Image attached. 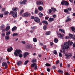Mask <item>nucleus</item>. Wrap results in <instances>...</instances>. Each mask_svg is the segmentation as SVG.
I'll use <instances>...</instances> for the list:
<instances>
[{"label":"nucleus","instance_id":"obj_31","mask_svg":"<svg viewBox=\"0 0 75 75\" xmlns=\"http://www.w3.org/2000/svg\"><path fill=\"white\" fill-rule=\"evenodd\" d=\"M38 9H35V14H38Z\"/></svg>","mask_w":75,"mask_h":75},{"label":"nucleus","instance_id":"obj_54","mask_svg":"<svg viewBox=\"0 0 75 75\" xmlns=\"http://www.w3.org/2000/svg\"><path fill=\"white\" fill-rule=\"evenodd\" d=\"M21 42L22 44H25V42L24 41H22Z\"/></svg>","mask_w":75,"mask_h":75},{"label":"nucleus","instance_id":"obj_11","mask_svg":"<svg viewBox=\"0 0 75 75\" xmlns=\"http://www.w3.org/2000/svg\"><path fill=\"white\" fill-rule=\"evenodd\" d=\"M29 53H28L27 52H25L24 53L23 55V57H24V58H26V57H27V55H29Z\"/></svg>","mask_w":75,"mask_h":75},{"label":"nucleus","instance_id":"obj_61","mask_svg":"<svg viewBox=\"0 0 75 75\" xmlns=\"http://www.w3.org/2000/svg\"><path fill=\"white\" fill-rule=\"evenodd\" d=\"M73 47H75V42H74V44L73 45Z\"/></svg>","mask_w":75,"mask_h":75},{"label":"nucleus","instance_id":"obj_13","mask_svg":"<svg viewBox=\"0 0 75 75\" xmlns=\"http://www.w3.org/2000/svg\"><path fill=\"white\" fill-rule=\"evenodd\" d=\"M13 50V47H11L7 49V51L8 52H11Z\"/></svg>","mask_w":75,"mask_h":75},{"label":"nucleus","instance_id":"obj_53","mask_svg":"<svg viewBox=\"0 0 75 75\" xmlns=\"http://www.w3.org/2000/svg\"><path fill=\"white\" fill-rule=\"evenodd\" d=\"M47 71H48V72H50L51 70L50 68H47Z\"/></svg>","mask_w":75,"mask_h":75},{"label":"nucleus","instance_id":"obj_27","mask_svg":"<svg viewBox=\"0 0 75 75\" xmlns=\"http://www.w3.org/2000/svg\"><path fill=\"white\" fill-rule=\"evenodd\" d=\"M33 41L35 42H37V38H33Z\"/></svg>","mask_w":75,"mask_h":75},{"label":"nucleus","instance_id":"obj_25","mask_svg":"<svg viewBox=\"0 0 75 75\" xmlns=\"http://www.w3.org/2000/svg\"><path fill=\"white\" fill-rule=\"evenodd\" d=\"M4 27H5V26H4V25H3L2 26H1L0 27L1 30H2L4 29Z\"/></svg>","mask_w":75,"mask_h":75},{"label":"nucleus","instance_id":"obj_51","mask_svg":"<svg viewBox=\"0 0 75 75\" xmlns=\"http://www.w3.org/2000/svg\"><path fill=\"white\" fill-rule=\"evenodd\" d=\"M59 63V60H58L57 61H56V64H58Z\"/></svg>","mask_w":75,"mask_h":75},{"label":"nucleus","instance_id":"obj_14","mask_svg":"<svg viewBox=\"0 0 75 75\" xmlns=\"http://www.w3.org/2000/svg\"><path fill=\"white\" fill-rule=\"evenodd\" d=\"M69 16H68L67 17V19L66 20V22H68V21H70L71 20V19L69 18Z\"/></svg>","mask_w":75,"mask_h":75},{"label":"nucleus","instance_id":"obj_39","mask_svg":"<svg viewBox=\"0 0 75 75\" xmlns=\"http://www.w3.org/2000/svg\"><path fill=\"white\" fill-rule=\"evenodd\" d=\"M58 72H61V74H63V73H64V71H62L61 70H58Z\"/></svg>","mask_w":75,"mask_h":75},{"label":"nucleus","instance_id":"obj_52","mask_svg":"<svg viewBox=\"0 0 75 75\" xmlns=\"http://www.w3.org/2000/svg\"><path fill=\"white\" fill-rule=\"evenodd\" d=\"M3 17V14H0V17L1 18H2Z\"/></svg>","mask_w":75,"mask_h":75},{"label":"nucleus","instance_id":"obj_47","mask_svg":"<svg viewBox=\"0 0 75 75\" xmlns=\"http://www.w3.org/2000/svg\"><path fill=\"white\" fill-rule=\"evenodd\" d=\"M29 62V61L28 60H26L24 63L25 65H26L27 64V63Z\"/></svg>","mask_w":75,"mask_h":75},{"label":"nucleus","instance_id":"obj_28","mask_svg":"<svg viewBox=\"0 0 75 75\" xmlns=\"http://www.w3.org/2000/svg\"><path fill=\"white\" fill-rule=\"evenodd\" d=\"M17 35H18V33H14L12 35L13 37H14V36H17Z\"/></svg>","mask_w":75,"mask_h":75},{"label":"nucleus","instance_id":"obj_5","mask_svg":"<svg viewBox=\"0 0 75 75\" xmlns=\"http://www.w3.org/2000/svg\"><path fill=\"white\" fill-rule=\"evenodd\" d=\"M31 66L32 68H34V69L36 70L37 69V65L36 63H34L31 65Z\"/></svg>","mask_w":75,"mask_h":75},{"label":"nucleus","instance_id":"obj_49","mask_svg":"<svg viewBox=\"0 0 75 75\" xmlns=\"http://www.w3.org/2000/svg\"><path fill=\"white\" fill-rule=\"evenodd\" d=\"M43 48L45 50H47V48H46V45H43Z\"/></svg>","mask_w":75,"mask_h":75},{"label":"nucleus","instance_id":"obj_64","mask_svg":"<svg viewBox=\"0 0 75 75\" xmlns=\"http://www.w3.org/2000/svg\"><path fill=\"white\" fill-rule=\"evenodd\" d=\"M34 17L33 16H32L31 17V19H34Z\"/></svg>","mask_w":75,"mask_h":75},{"label":"nucleus","instance_id":"obj_33","mask_svg":"<svg viewBox=\"0 0 75 75\" xmlns=\"http://www.w3.org/2000/svg\"><path fill=\"white\" fill-rule=\"evenodd\" d=\"M36 62V59H34L32 60V62L34 63V62Z\"/></svg>","mask_w":75,"mask_h":75},{"label":"nucleus","instance_id":"obj_19","mask_svg":"<svg viewBox=\"0 0 75 75\" xmlns=\"http://www.w3.org/2000/svg\"><path fill=\"white\" fill-rule=\"evenodd\" d=\"M17 64L18 66L21 65V64H22V62L21 61H19L17 62Z\"/></svg>","mask_w":75,"mask_h":75},{"label":"nucleus","instance_id":"obj_60","mask_svg":"<svg viewBox=\"0 0 75 75\" xmlns=\"http://www.w3.org/2000/svg\"><path fill=\"white\" fill-rule=\"evenodd\" d=\"M2 11H5V8H3L2 9Z\"/></svg>","mask_w":75,"mask_h":75},{"label":"nucleus","instance_id":"obj_34","mask_svg":"<svg viewBox=\"0 0 75 75\" xmlns=\"http://www.w3.org/2000/svg\"><path fill=\"white\" fill-rule=\"evenodd\" d=\"M52 10L50 9L49 10V11H48V13H49V14H50V13H52Z\"/></svg>","mask_w":75,"mask_h":75},{"label":"nucleus","instance_id":"obj_36","mask_svg":"<svg viewBox=\"0 0 75 75\" xmlns=\"http://www.w3.org/2000/svg\"><path fill=\"white\" fill-rule=\"evenodd\" d=\"M26 2H27V0H24L22 2L23 4H25L26 3Z\"/></svg>","mask_w":75,"mask_h":75},{"label":"nucleus","instance_id":"obj_20","mask_svg":"<svg viewBox=\"0 0 75 75\" xmlns=\"http://www.w3.org/2000/svg\"><path fill=\"white\" fill-rule=\"evenodd\" d=\"M38 8L39 10H40V11H41L43 9V8H42V6L38 7Z\"/></svg>","mask_w":75,"mask_h":75},{"label":"nucleus","instance_id":"obj_10","mask_svg":"<svg viewBox=\"0 0 75 75\" xmlns=\"http://www.w3.org/2000/svg\"><path fill=\"white\" fill-rule=\"evenodd\" d=\"M64 54H65V56L66 57L67 59H68L69 57H71L72 56V54L70 53H69L68 54L64 53Z\"/></svg>","mask_w":75,"mask_h":75},{"label":"nucleus","instance_id":"obj_48","mask_svg":"<svg viewBox=\"0 0 75 75\" xmlns=\"http://www.w3.org/2000/svg\"><path fill=\"white\" fill-rule=\"evenodd\" d=\"M52 17H53L54 18H56V17H57V15L55 14H54L53 15Z\"/></svg>","mask_w":75,"mask_h":75},{"label":"nucleus","instance_id":"obj_41","mask_svg":"<svg viewBox=\"0 0 75 75\" xmlns=\"http://www.w3.org/2000/svg\"><path fill=\"white\" fill-rule=\"evenodd\" d=\"M71 29L72 31H75V28L74 27H71Z\"/></svg>","mask_w":75,"mask_h":75},{"label":"nucleus","instance_id":"obj_40","mask_svg":"<svg viewBox=\"0 0 75 75\" xmlns=\"http://www.w3.org/2000/svg\"><path fill=\"white\" fill-rule=\"evenodd\" d=\"M46 66H48V67H50L51 66V64L48 63H46L45 64Z\"/></svg>","mask_w":75,"mask_h":75},{"label":"nucleus","instance_id":"obj_17","mask_svg":"<svg viewBox=\"0 0 75 75\" xmlns=\"http://www.w3.org/2000/svg\"><path fill=\"white\" fill-rule=\"evenodd\" d=\"M12 10L13 11H17V10H18V8H17L16 7H14L12 8Z\"/></svg>","mask_w":75,"mask_h":75},{"label":"nucleus","instance_id":"obj_1","mask_svg":"<svg viewBox=\"0 0 75 75\" xmlns=\"http://www.w3.org/2000/svg\"><path fill=\"white\" fill-rule=\"evenodd\" d=\"M22 52L21 50H16L15 52H14V55L15 56L17 57L18 56H18L20 58H22L23 57V54L21 53Z\"/></svg>","mask_w":75,"mask_h":75},{"label":"nucleus","instance_id":"obj_3","mask_svg":"<svg viewBox=\"0 0 75 75\" xmlns=\"http://www.w3.org/2000/svg\"><path fill=\"white\" fill-rule=\"evenodd\" d=\"M10 13L11 14H12L13 17L15 18V17H16L17 16V13L16 11L13 12V11H11L10 12Z\"/></svg>","mask_w":75,"mask_h":75},{"label":"nucleus","instance_id":"obj_46","mask_svg":"<svg viewBox=\"0 0 75 75\" xmlns=\"http://www.w3.org/2000/svg\"><path fill=\"white\" fill-rule=\"evenodd\" d=\"M24 10H22L21 11V12H20V14L21 15L22 14V13L24 12Z\"/></svg>","mask_w":75,"mask_h":75},{"label":"nucleus","instance_id":"obj_42","mask_svg":"<svg viewBox=\"0 0 75 75\" xmlns=\"http://www.w3.org/2000/svg\"><path fill=\"white\" fill-rule=\"evenodd\" d=\"M1 35L2 37H4L5 36V33H2L1 34Z\"/></svg>","mask_w":75,"mask_h":75},{"label":"nucleus","instance_id":"obj_29","mask_svg":"<svg viewBox=\"0 0 75 75\" xmlns=\"http://www.w3.org/2000/svg\"><path fill=\"white\" fill-rule=\"evenodd\" d=\"M8 14V12L6 11L4 13V15H7Z\"/></svg>","mask_w":75,"mask_h":75},{"label":"nucleus","instance_id":"obj_16","mask_svg":"<svg viewBox=\"0 0 75 75\" xmlns=\"http://www.w3.org/2000/svg\"><path fill=\"white\" fill-rule=\"evenodd\" d=\"M26 47L28 49H30V48H32V46L30 45H26Z\"/></svg>","mask_w":75,"mask_h":75},{"label":"nucleus","instance_id":"obj_22","mask_svg":"<svg viewBox=\"0 0 75 75\" xmlns=\"http://www.w3.org/2000/svg\"><path fill=\"white\" fill-rule=\"evenodd\" d=\"M59 30L60 31H61V32H62L63 33H65V30L62 29H59Z\"/></svg>","mask_w":75,"mask_h":75},{"label":"nucleus","instance_id":"obj_2","mask_svg":"<svg viewBox=\"0 0 75 75\" xmlns=\"http://www.w3.org/2000/svg\"><path fill=\"white\" fill-rule=\"evenodd\" d=\"M73 44V42H70V41H69L67 42H66L64 43V46L63 48H64L65 49H68L69 48V45H72Z\"/></svg>","mask_w":75,"mask_h":75},{"label":"nucleus","instance_id":"obj_9","mask_svg":"<svg viewBox=\"0 0 75 75\" xmlns=\"http://www.w3.org/2000/svg\"><path fill=\"white\" fill-rule=\"evenodd\" d=\"M58 36L60 38H63L64 36V34L59 33V35H58Z\"/></svg>","mask_w":75,"mask_h":75},{"label":"nucleus","instance_id":"obj_38","mask_svg":"<svg viewBox=\"0 0 75 75\" xmlns=\"http://www.w3.org/2000/svg\"><path fill=\"white\" fill-rule=\"evenodd\" d=\"M51 9L53 10H54V11H57V9L54 8H51Z\"/></svg>","mask_w":75,"mask_h":75},{"label":"nucleus","instance_id":"obj_62","mask_svg":"<svg viewBox=\"0 0 75 75\" xmlns=\"http://www.w3.org/2000/svg\"><path fill=\"white\" fill-rule=\"evenodd\" d=\"M2 32H5V29H2Z\"/></svg>","mask_w":75,"mask_h":75},{"label":"nucleus","instance_id":"obj_7","mask_svg":"<svg viewBox=\"0 0 75 75\" xmlns=\"http://www.w3.org/2000/svg\"><path fill=\"white\" fill-rule=\"evenodd\" d=\"M34 21L37 23H40V19L39 18L36 17L34 19Z\"/></svg>","mask_w":75,"mask_h":75},{"label":"nucleus","instance_id":"obj_50","mask_svg":"<svg viewBox=\"0 0 75 75\" xmlns=\"http://www.w3.org/2000/svg\"><path fill=\"white\" fill-rule=\"evenodd\" d=\"M64 12H68V9H64Z\"/></svg>","mask_w":75,"mask_h":75},{"label":"nucleus","instance_id":"obj_43","mask_svg":"<svg viewBox=\"0 0 75 75\" xmlns=\"http://www.w3.org/2000/svg\"><path fill=\"white\" fill-rule=\"evenodd\" d=\"M36 28L35 26H33V27H31V29L32 30H35V29Z\"/></svg>","mask_w":75,"mask_h":75},{"label":"nucleus","instance_id":"obj_18","mask_svg":"<svg viewBox=\"0 0 75 75\" xmlns=\"http://www.w3.org/2000/svg\"><path fill=\"white\" fill-rule=\"evenodd\" d=\"M10 26H8L7 27H6V28L5 29V31H8V30H10Z\"/></svg>","mask_w":75,"mask_h":75},{"label":"nucleus","instance_id":"obj_45","mask_svg":"<svg viewBox=\"0 0 75 75\" xmlns=\"http://www.w3.org/2000/svg\"><path fill=\"white\" fill-rule=\"evenodd\" d=\"M59 56L60 57H62V54L60 52L59 53Z\"/></svg>","mask_w":75,"mask_h":75},{"label":"nucleus","instance_id":"obj_23","mask_svg":"<svg viewBox=\"0 0 75 75\" xmlns=\"http://www.w3.org/2000/svg\"><path fill=\"white\" fill-rule=\"evenodd\" d=\"M5 38L6 40H8L10 39V37L8 36H5Z\"/></svg>","mask_w":75,"mask_h":75},{"label":"nucleus","instance_id":"obj_56","mask_svg":"<svg viewBox=\"0 0 75 75\" xmlns=\"http://www.w3.org/2000/svg\"><path fill=\"white\" fill-rule=\"evenodd\" d=\"M40 45H41V46H42V45H44V44L42 43H41V42H40Z\"/></svg>","mask_w":75,"mask_h":75},{"label":"nucleus","instance_id":"obj_32","mask_svg":"<svg viewBox=\"0 0 75 75\" xmlns=\"http://www.w3.org/2000/svg\"><path fill=\"white\" fill-rule=\"evenodd\" d=\"M43 28L44 30H46V29H47V25H44L43 27Z\"/></svg>","mask_w":75,"mask_h":75},{"label":"nucleus","instance_id":"obj_15","mask_svg":"<svg viewBox=\"0 0 75 75\" xmlns=\"http://www.w3.org/2000/svg\"><path fill=\"white\" fill-rule=\"evenodd\" d=\"M54 18H50L49 19L48 21L49 22H51V21H54Z\"/></svg>","mask_w":75,"mask_h":75},{"label":"nucleus","instance_id":"obj_55","mask_svg":"<svg viewBox=\"0 0 75 75\" xmlns=\"http://www.w3.org/2000/svg\"><path fill=\"white\" fill-rule=\"evenodd\" d=\"M69 35L70 37H71V38H72V36H73L71 34H69Z\"/></svg>","mask_w":75,"mask_h":75},{"label":"nucleus","instance_id":"obj_26","mask_svg":"<svg viewBox=\"0 0 75 75\" xmlns=\"http://www.w3.org/2000/svg\"><path fill=\"white\" fill-rule=\"evenodd\" d=\"M42 23L43 24H48V23H47V21H42Z\"/></svg>","mask_w":75,"mask_h":75},{"label":"nucleus","instance_id":"obj_58","mask_svg":"<svg viewBox=\"0 0 75 75\" xmlns=\"http://www.w3.org/2000/svg\"><path fill=\"white\" fill-rule=\"evenodd\" d=\"M65 75H70V74H69L68 73H67V72H66L65 73Z\"/></svg>","mask_w":75,"mask_h":75},{"label":"nucleus","instance_id":"obj_44","mask_svg":"<svg viewBox=\"0 0 75 75\" xmlns=\"http://www.w3.org/2000/svg\"><path fill=\"white\" fill-rule=\"evenodd\" d=\"M53 53L54 54H55V55H56V54H57V52L56 51V50H54L53 51Z\"/></svg>","mask_w":75,"mask_h":75},{"label":"nucleus","instance_id":"obj_24","mask_svg":"<svg viewBox=\"0 0 75 75\" xmlns=\"http://www.w3.org/2000/svg\"><path fill=\"white\" fill-rule=\"evenodd\" d=\"M11 33V32H10V31H9L8 32H7L6 33V35L7 36H8L10 34V33Z\"/></svg>","mask_w":75,"mask_h":75},{"label":"nucleus","instance_id":"obj_12","mask_svg":"<svg viewBox=\"0 0 75 75\" xmlns=\"http://www.w3.org/2000/svg\"><path fill=\"white\" fill-rule=\"evenodd\" d=\"M37 4L38 5H41L43 4V2L41 1H38L37 2Z\"/></svg>","mask_w":75,"mask_h":75},{"label":"nucleus","instance_id":"obj_57","mask_svg":"<svg viewBox=\"0 0 75 75\" xmlns=\"http://www.w3.org/2000/svg\"><path fill=\"white\" fill-rule=\"evenodd\" d=\"M63 54H64V53H65V48H63Z\"/></svg>","mask_w":75,"mask_h":75},{"label":"nucleus","instance_id":"obj_63","mask_svg":"<svg viewBox=\"0 0 75 75\" xmlns=\"http://www.w3.org/2000/svg\"><path fill=\"white\" fill-rule=\"evenodd\" d=\"M52 67L53 69H55L56 68L55 66H53Z\"/></svg>","mask_w":75,"mask_h":75},{"label":"nucleus","instance_id":"obj_35","mask_svg":"<svg viewBox=\"0 0 75 75\" xmlns=\"http://www.w3.org/2000/svg\"><path fill=\"white\" fill-rule=\"evenodd\" d=\"M39 15L40 17H42L43 16V14L41 12L39 13Z\"/></svg>","mask_w":75,"mask_h":75},{"label":"nucleus","instance_id":"obj_21","mask_svg":"<svg viewBox=\"0 0 75 75\" xmlns=\"http://www.w3.org/2000/svg\"><path fill=\"white\" fill-rule=\"evenodd\" d=\"M17 27L14 26L13 27V28L12 29V30L15 31V30H17Z\"/></svg>","mask_w":75,"mask_h":75},{"label":"nucleus","instance_id":"obj_6","mask_svg":"<svg viewBox=\"0 0 75 75\" xmlns=\"http://www.w3.org/2000/svg\"><path fill=\"white\" fill-rule=\"evenodd\" d=\"M2 67H5V69H7V67H8L7 64V63L6 62H3L2 64Z\"/></svg>","mask_w":75,"mask_h":75},{"label":"nucleus","instance_id":"obj_4","mask_svg":"<svg viewBox=\"0 0 75 75\" xmlns=\"http://www.w3.org/2000/svg\"><path fill=\"white\" fill-rule=\"evenodd\" d=\"M61 4L62 5H65V4L66 6H68L69 5V3L67 1L65 0L62 1L61 2Z\"/></svg>","mask_w":75,"mask_h":75},{"label":"nucleus","instance_id":"obj_30","mask_svg":"<svg viewBox=\"0 0 75 75\" xmlns=\"http://www.w3.org/2000/svg\"><path fill=\"white\" fill-rule=\"evenodd\" d=\"M50 34H51V32L49 31L47 32L45 35H50Z\"/></svg>","mask_w":75,"mask_h":75},{"label":"nucleus","instance_id":"obj_8","mask_svg":"<svg viewBox=\"0 0 75 75\" xmlns=\"http://www.w3.org/2000/svg\"><path fill=\"white\" fill-rule=\"evenodd\" d=\"M31 14L30 13H24L23 15V16L24 17H28V16H30Z\"/></svg>","mask_w":75,"mask_h":75},{"label":"nucleus","instance_id":"obj_37","mask_svg":"<svg viewBox=\"0 0 75 75\" xmlns=\"http://www.w3.org/2000/svg\"><path fill=\"white\" fill-rule=\"evenodd\" d=\"M54 41L55 42H56V43H57V42H58V39L57 38L54 39Z\"/></svg>","mask_w":75,"mask_h":75},{"label":"nucleus","instance_id":"obj_59","mask_svg":"<svg viewBox=\"0 0 75 75\" xmlns=\"http://www.w3.org/2000/svg\"><path fill=\"white\" fill-rule=\"evenodd\" d=\"M65 39H68L69 38V36H66L65 37Z\"/></svg>","mask_w":75,"mask_h":75}]
</instances>
